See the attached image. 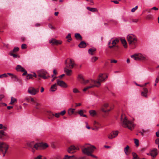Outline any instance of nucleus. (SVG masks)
Returning a JSON list of instances; mask_svg holds the SVG:
<instances>
[{
	"instance_id": "3c124183",
	"label": "nucleus",
	"mask_w": 159,
	"mask_h": 159,
	"mask_svg": "<svg viewBox=\"0 0 159 159\" xmlns=\"http://www.w3.org/2000/svg\"><path fill=\"white\" fill-rule=\"evenodd\" d=\"M102 110L103 112H108L110 111V110H109V109L105 110L104 108H102Z\"/></svg>"
},
{
	"instance_id": "cd10ccee",
	"label": "nucleus",
	"mask_w": 159,
	"mask_h": 159,
	"mask_svg": "<svg viewBox=\"0 0 159 159\" xmlns=\"http://www.w3.org/2000/svg\"><path fill=\"white\" fill-rule=\"evenodd\" d=\"M75 109L70 108L68 111V114L69 115H71L72 114L75 113Z\"/></svg>"
},
{
	"instance_id": "7c9ffc66",
	"label": "nucleus",
	"mask_w": 159,
	"mask_h": 159,
	"mask_svg": "<svg viewBox=\"0 0 159 159\" xmlns=\"http://www.w3.org/2000/svg\"><path fill=\"white\" fill-rule=\"evenodd\" d=\"M86 45L84 41H82L79 45L80 48H85L86 47Z\"/></svg>"
},
{
	"instance_id": "8fccbe9b",
	"label": "nucleus",
	"mask_w": 159,
	"mask_h": 159,
	"mask_svg": "<svg viewBox=\"0 0 159 159\" xmlns=\"http://www.w3.org/2000/svg\"><path fill=\"white\" fill-rule=\"evenodd\" d=\"M27 48L26 45L25 44H23L21 45V48L22 49H24L26 48Z\"/></svg>"
},
{
	"instance_id": "4d7b16f0",
	"label": "nucleus",
	"mask_w": 159,
	"mask_h": 159,
	"mask_svg": "<svg viewBox=\"0 0 159 159\" xmlns=\"http://www.w3.org/2000/svg\"><path fill=\"white\" fill-rule=\"evenodd\" d=\"M85 124H86V128L89 129H90V127L88 125V123L87 122H86L85 123Z\"/></svg>"
},
{
	"instance_id": "79ce46f5",
	"label": "nucleus",
	"mask_w": 159,
	"mask_h": 159,
	"mask_svg": "<svg viewBox=\"0 0 159 159\" xmlns=\"http://www.w3.org/2000/svg\"><path fill=\"white\" fill-rule=\"evenodd\" d=\"M108 138L110 139H112L114 138H115L114 135H113L112 132L109 134L108 135Z\"/></svg>"
},
{
	"instance_id": "f8f14e48",
	"label": "nucleus",
	"mask_w": 159,
	"mask_h": 159,
	"mask_svg": "<svg viewBox=\"0 0 159 159\" xmlns=\"http://www.w3.org/2000/svg\"><path fill=\"white\" fill-rule=\"evenodd\" d=\"M49 43L52 44V45H58L61 44L62 41L61 40H57L53 38L49 40Z\"/></svg>"
},
{
	"instance_id": "9b49d317",
	"label": "nucleus",
	"mask_w": 159,
	"mask_h": 159,
	"mask_svg": "<svg viewBox=\"0 0 159 159\" xmlns=\"http://www.w3.org/2000/svg\"><path fill=\"white\" fill-rule=\"evenodd\" d=\"M65 63L66 66L64 69V71L66 73L67 75L70 76L71 74L72 71L71 70L68 69V67H69V66H68L67 60H66L65 61Z\"/></svg>"
},
{
	"instance_id": "6e6552de",
	"label": "nucleus",
	"mask_w": 159,
	"mask_h": 159,
	"mask_svg": "<svg viewBox=\"0 0 159 159\" xmlns=\"http://www.w3.org/2000/svg\"><path fill=\"white\" fill-rule=\"evenodd\" d=\"M119 42V40L117 39L113 40L112 41V45L111 46H110L109 48L111 49L113 48L114 51H117L120 48L119 46L118 45Z\"/></svg>"
},
{
	"instance_id": "c85d7f7f",
	"label": "nucleus",
	"mask_w": 159,
	"mask_h": 159,
	"mask_svg": "<svg viewBox=\"0 0 159 159\" xmlns=\"http://www.w3.org/2000/svg\"><path fill=\"white\" fill-rule=\"evenodd\" d=\"M89 113L91 116H94L97 115V113L95 110H92L89 111Z\"/></svg>"
},
{
	"instance_id": "b1692460",
	"label": "nucleus",
	"mask_w": 159,
	"mask_h": 159,
	"mask_svg": "<svg viewBox=\"0 0 159 159\" xmlns=\"http://www.w3.org/2000/svg\"><path fill=\"white\" fill-rule=\"evenodd\" d=\"M96 49L95 48H90L89 49L88 53L90 55H94V52H95Z\"/></svg>"
},
{
	"instance_id": "f257e3e1",
	"label": "nucleus",
	"mask_w": 159,
	"mask_h": 159,
	"mask_svg": "<svg viewBox=\"0 0 159 159\" xmlns=\"http://www.w3.org/2000/svg\"><path fill=\"white\" fill-rule=\"evenodd\" d=\"M108 77V76L105 74H101L98 76L97 80L92 79L85 80L81 75H79L78 79L80 82L84 84H88L89 85L85 87L83 89L84 92H85L87 90L94 87H99L101 85V83L104 81Z\"/></svg>"
},
{
	"instance_id": "e433bc0d",
	"label": "nucleus",
	"mask_w": 159,
	"mask_h": 159,
	"mask_svg": "<svg viewBox=\"0 0 159 159\" xmlns=\"http://www.w3.org/2000/svg\"><path fill=\"white\" fill-rule=\"evenodd\" d=\"M19 50V48L17 47H15L13 50L10 52H12V53H16L18 52Z\"/></svg>"
},
{
	"instance_id": "c9c22d12",
	"label": "nucleus",
	"mask_w": 159,
	"mask_h": 159,
	"mask_svg": "<svg viewBox=\"0 0 159 159\" xmlns=\"http://www.w3.org/2000/svg\"><path fill=\"white\" fill-rule=\"evenodd\" d=\"M98 57H93L91 58V61L93 62H94L98 60Z\"/></svg>"
},
{
	"instance_id": "bf43d9fd",
	"label": "nucleus",
	"mask_w": 159,
	"mask_h": 159,
	"mask_svg": "<svg viewBox=\"0 0 159 159\" xmlns=\"http://www.w3.org/2000/svg\"><path fill=\"white\" fill-rule=\"evenodd\" d=\"M13 80L15 81H19V79L16 76H15L14 78H13Z\"/></svg>"
},
{
	"instance_id": "2eb2a0df",
	"label": "nucleus",
	"mask_w": 159,
	"mask_h": 159,
	"mask_svg": "<svg viewBox=\"0 0 159 159\" xmlns=\"http://www.w3.org/2000/svg\"><path fill=\"white\" fill-rule=\"evenodd\" d=\"M157 151L158 150L157 148H153L150 150L149 153L147 154L149 155H151L152 157H155L157 155Z\"/></svg>"
},
{
	"instance_id": "1a4fd4ad",
	"label": "nucleus",
	"mask_w": 159,
	"mask_h": 159,
	"mask_svg": "<svg viewBox=\"0 0 159 159\" xmlns=\"http://www.w3.org/2000/svg\"><path fill=\"white\" fill-rule=\"evenodd\" d=\"M38 76L39 77L38 78L39 80H40V78H42L44 79H46L49 77V75L48 72L44 70H40L38 71Z\"/></svg>"
},
{
	"instance_id": "412c9836",
	"label": "nucleus",
	"mask_w": 159,
	"mask_h": 159,
	"mask_svg": "<svg viewBox=\"0 0 159 159\" xmlns=\"http://www.w3.org/2000/svg\"><path fill=\"white\" fill-rule=\"evenodd\" d=\"M25 99L28 102H31L33 103V102H34L35 99L31 96L26 97Z\"/></svg>"
},
{
	"instance_id": "473e14b6",
	"label": "nucleus",
	"mask_w": 159,
	"mask_h": 159,
	"mask_svg": "<svg viewBox=\"0 0 159 159\" xmlns=\"http://www.w3.org/2000/svg\"><path fill=\"white\" fill-rule=\"evenodd\" d=\"M75 157L74 155L69 156L68 155H65L63 159H73Z\"/></svg>"
},
{
	"instance_id": "13d9d810",
	"label": "nucleus",
	"mask_w": 159,
	"mask_h": 159,
	"mask_svg": "<svg viewBox=\"0 0 159 159\" xmlns=\"http://www.w3.org/2000/svg\"><path fill=\"white\" fill-rule=\"evenodd\" d=\"M43 157V156L39 155L38 156L34 158V159H41Z\"/></svg>"
},
{
	"instance_id": "4c0bfd02",
	"label": "nucleus",
	"mask_w": 159,
	"mask_h": 159,
	"mask_svg": "<svg viewBox=\"0 0 159 159\" xmlns=\"http://www.w3.org/2000/svg\"><path fill=\"white\" fill-rule=\"evenodd\" d=\"M132 155L133 157V159H139V157L136 153L133 152L132 153Z\"/></svg>"
},
{
	"instance_id": "c03bdc74",
	"label": "nucleus",
	"mask_w": 159,
	"mask_h": 159,
	"mask_svg": "<svg viewBox=\"0 0 159 159\" xmlns=\"http://www.w3.org/2000/svg\"><path fill=\"white\" fill-rule=\"evenodd\" d=\"M33 75L31 74H28L26 76V79H29L33 78Z\"/></svg>"
},
{
	"instance_id": "49530a36",
	"label": "nucleus",
	"mask_w": 159,
	"mask_h": 159,
	"mask_svg": "<svg viewBox=\"0 0 159 159\" xmlns=\"http://www.w3.org/2000/svg\"><path fill=\"white\" fill-rule=\"evenodd\" d=\"M7 75L6 74H4L1 75H0V78H2L3 77H7Z\"/></svg>"
},
{
	"instance_id": "a18cd8bd",
	"label": "nucleus",
	"mask_w": 159,
	"mask_h": 159,
	"mask_svg": "<svg viewBox=\"0 0 159 159\" xmlns=\"http://www.w3.org/2000/svg\"><path fill=\"white\" fill-rule=\"evenodd\" d=\"M135 143L136 144L137 146L139 145V141L137 139H134Z\"/></svg>"
},
{
	"instance_id": "dca6fc26",
	"label": "nucleus",
	"mask_w": 159,
	"mask_h": 159,
	"mask_svg": "<svg viewBox=\"0 0 159 159\" xmlns=\"http://www.w3.org/2000/svg\"><path fill=\"white\" fill-rule=\"evenodd\" d=\"M44 113L48 116V118L49 119H52L54 116L53 114L51 111L48 110H45Z\"/></svg>"
},
{
	"instance_id": "603ef678",
	"label": "nucleus",
	"mask_w": 159,
	"mask_h": 159,
	"mask_svg": "<svg viewBox=\"0 0 159 159\" xmlns=\"http://www.w3.org/2000/svg\"><path fill=\"white\" fill-rule=\"evenodd\" d=\"M117 61L114 59L111 60V63H116L117 62Z\"/></svg>"
},
{
	"instance_id": "4be33fe9",
	"label": "nucleus",
	"mask_w": 159,
	"mask_h": 159,
	"mask_svg": "<svg viewBox=\"0 0 159 159\" xmlns=\"http://www.w3.org/2000/svg\"><path fill=\"white\" fill-rule=\"evenodd\" d=\"M34 105V108L36 109L39 110L40 109V103L37 102L36 100L35 99L34 102H33L32 103Z\"/></svg>"
},
{
	"instance_id": "774afa93",
	"label": "nucleus",
	"mask_w": 159,
	"mask_h": 159,
	"mask_svg": "<svg viewBox=\"0 0 159 159\" xmlns=\"http://www.w3.org/2000/svg\"><path fill=\"white\" fill-rule=\"evenodd\" d=\"M78 159H88L86 157H81Z\"/></svg>"
},
{
	"instance_id": "a211bd4d",
	"label": "nucleus",
	"mask_w": 159,
	"mask_h": 159,
	"mask_svg": "<svg viewBox=\"0 0 159 159\" xmlns=\"http://www.w3.org/2000/svg\"><path fill=\"white\" fill-rule=\"evenodd\" d=\"M148 92V90L147 89L145 88H143V91L141 92V95L142 96L145 98H147V94Z\"/></svg>"
},
{
	"instance_id": "9d476101",
	"label": "nucleus",
	"mask_w": 159,
	"mask_h": 159,
	"mask_svg": "<svg viewBox=\"0 0 159 159\" xmlns=\"http://www.w3.org/2000/svg\"><path fill=\"white\" fill-rule=\"evenodd\" d=\"M39 88L35 89L32 87H29L27 90L28 93L32 95H35L39 93Z\"/></svg>"
},
{
	"instance_id": "6ab92c4d",
	"label": "nucleus",
	"mask_w": 159,
	"mask_h": 159,
	"mask_svg": "<svg viewBox=\"0 0 159 159\" xmlns=\"http://www.w3.org/2000/svg\"><path fill=\"white\" fill-rule=\"evenodd\" d=\"M75 65V64L74 62V60L72 59H70V62L68 64V66L69 67H68V69H72Z\"/></svg>"
},
{
	"instance_id": "20e7f679",
	"label": "nucleus",
	"mask_w": 159,
	"mask_h": 159,
	"mask_svg": "<svg viewBox=\"0 0 159 159\" xmlns=\"http://www.w3.org/2000/svg\"><path fill=\"white\" fill-rule=\"evenodd\" d=\"M121 123L123 127L128 128L130 130L134 128V124L132 121L129 120L125 115H121Z\"/></svg>"
},
{
	"instance_id": "680f3d73",
	"label": "nucleus",
	"mask_w": 159,
	"mask_h": 159,
	"mask_svg": "<svg viewBox=\"0 0 159 159\" xmlns=\"http://www.w3.org/2000/svg\"><path fill=\"white\" fill-rule=\"evenodd\" d=\"M113 41V40H112V39H111V40H110V41H109V42H108V47H109L110 46H111L112 45H111V44H112V41Z\"/></svg>"
},
{
	"instance_id": "de8ad7c7",
	"label": "nucleus",
	"mask_w": 159,
	"mask_h": 159,
	"mask_svg": "<svg viewBox=\"0 0 159 159\" xmlns=\"http://www.w3.org/2000/svg\"><path fill=\"white\" fill-rule=\"evenodd\" d=\"M73 91L74 93H77L80 92V91L76 88H74L73 90Z\"/></svg>"
},
{
	"instance_id": "f03ea898",
	"label": "nucleus",
	"mask_w": 159,
	"mask_h": 159,
	"mask_svg": "<svg viewBox=\"0 0 159 159\" xmlns=\"http://www.w3.org/2000/svg\"><path fill=\"white\" fill-rule=\"evenodd\" d=\"M81 148L82 153L88 156H91L95 158L98 157L92 154L95 148L94 146L90 145L89 144H86L81 146Z\"/></svg>"
},
{
	"instance_id": "ea45409f",
	"label": "nucleus",
	"mask_w": 159,
	"mask_h": 159,
	"mask_svg": "<svg viewBox=\"0 0 159 159\" xmlns=\"http://www.w3.org/2000/svg\"><path fill=\"white\" fill-rule=\"evenodd\" d=\"M112 132L115 138L117 136L119 133V132L118 131H113Z\"/></svg>"
},
{
	"instance_id": "7ed1b4c3",
	"label": "nucleus",
	"mask_w": 159,
	"mask_h": 159,
	"mask_svg": "<svg viewBox=\"0 0 159 159\" xmlns=\"http://www.w3.org/2000/svg\"><path fill=\"white\" fill-rule=\"evenodd\" d=\"M27 145L31 148V151L34 153L35 151L34 149L37 150L44 149L48 147L46 143H35L34 142L28 143Z\"/></svg>"
},
{
	"instance_id": "39448f33",
	"label": "nucleus",
	"mask_w": 159,
	"mask_h": 159,
	"mask_svg": "<svg viewBox=\"0 0 159 159\" xmlns=\"http://www.w3.org/2000/svg\"><path fill=\"white\" fill-rule=\"evenodd\" d=\"M127 39L129 44L134 45V48H135L136 44L137 42L136 37L133 34H130L127 35Z\"/></svg>"
},
{
	"instance_id": "f3484780",
	"label": "nucleus",
	"mask_w": 159,
	"mask_h": 159,
	"mask_svg": "<svg viewBox=\"0 0 159 159\" xmlns=\"http://www.w3.org/2000/svg\"><path fill=\"white\" fill-rule=\"evenodd\" d=\"M57 84L62 87L66 88L67 87V84L64 82L58 79L57 80Z\"/></svg>"
},
{
	"instance_id": "4468645a",
	"label": "nucleus",
	"mask_w": 159,
	"mask_h": 159,
	"mask_svg": "<svg viewBox=\"0 0 159 159\" xmlns=\"http://www.w3.org/2000/svg\"><path fill=\"white\" fill-rule=\"evenodd\" d=\"M79 149V148H76L74 146L72 145L68 148L67 151L69 153H73L75 152L76 150Z\"/></svg>"
},
{
	"instance_id": "aec40b11",
	"label": "nucleus",
	"mask_w": 159,
	"mask_h": 159,
	"mask_svg": "<svg viewBox=\"0 0 159 159\" xmlns=\"http://www.w3.org/2000/svg\"><path fill=\"white\" fill-rule=\"evenodd\" d=\"M7 134L3 131V130H0V139L4 140V137L7 136Z\"/></svg>"
},
{
	"instance_id": "ddd939ff",
	"label": "nucleus",
	"mask_w": 159,
	"mask_h": 159,
	"mask_svg": "<svg viewBox=\"0 0 159 159\" xmlns=\"http://www.w3.org/2000/svg\"><path fill=\"white\" fill-rule=\"evenodd\" d=\"M16 70L18 71H21L24 72L22 75L23 76L27 74V72L26 70L20 65H18L16 67Z\"/></svg>"
},
{
	"instance_id": "a878e982",
	"label": "nucleus",
	"mask_w": 159,
	"mask_h": 159,
	"mask_svg": "<svg viewBox=\"0 0 159 159\" xmlns=\"http://www.w3.org/2000/svg\"><path fill=\"white\" fill-rule=\"evenodd\" d=\"M57 84H56L52 85L50 88V90L52 92H54L57 89Z\"/></svg>"
},
{
	"instance_id": "e2e57ef3",
	"label": "nucleus",
	"mask_w": 159,
	"mask_h": 159,
	"mask_svg": "<svg viewBox=\"0 0 159 159\" xmlns=\"http://www.w3.org/2000/svg\"><path fill=\"white\" fill-rule=\"evenodd\" d=\"M49 27L52 29H55V27L53 26L51 24H49Z\"/></svg>"
},
{
	"instance_id": "5701e85b",
	"label": "nucleus",
	"mask_w": 159,
	"mask_h": 159,
	"mask_svg": "<svg viewBox=\"0 0 159 159\" xmlns=\"http://www.w3.org/2000/svg\"><path fill=\"white\" fill-rule=\"evenodd\" d=\"M93 125L94 127L95 128L96 130H98L99 128H100L101 125L98 122L95 121L93 123Z\"/></svg>"
},
{
	"instance_id": "0eeeda50",
	"label": "nucleus",
	"mask_w": 159,
	"mask_h": 159,
	"mask_svg": "<svg viewBox=\"0 0 159 159\" xmlns=\"http://www.w3.org/2000/svg\"><path fill=\"white\" fill-rule=\"evenodd\" d=\"M8 148V145L7 144L3 142H0V153H2L3 157L5 156Z\"/></svg>"
},
{
	"instance_id": "864d4df0",
	"label": "nucleus",
	"mask_w": 159,
	"mask_h": 159,
	"mask_svg": "<svg viewBox=\"0 0 159 159\" xmlns=\"http://www.w3.org/2000/svg\"><path fill=\"white\" fill-rule=\"evenodd\" d=\"M60 115L59 113H56L55 114H54V116H55L57 118H59Z\"/></svg>"
},
{
	"instance_id": "c756f323",
	"label": "nucleus",
	"mask_w": 159,
	"mask_h": 159,
	"mask_svg": "<svg viewBox=\"0 0 159 159\" xmlns=\"http://www.w3.org/2000/svg\"><path fill=\"white\" fill-rule=\"evenodd\" d=\"M75 37L78 39L82 40V38L81 35L79 33H77L75 34Z\"/></svg>"
},
{
	"instance_id": "0e129e2a",
	"label": "nucleus",
	"mask_w": 159,
	"mask_h": 159,
	"mask_svg": "<svg viewBox=\"0 0 159 159\" xmlns=\"http://www.w3.org/2000/svg\"><path fill=\"white\" fill-rule=\"evenodd\" d=\"M158 8L156 7H153L150 9V10H153L155 11H157L158 10Z\"/></svg>"
},
{
	"instance_id": "58836bf2",
	"label": "nucleus",
	"mask_w": 159,
	"mask_h": 159,
	"mask_svg": "<svg viewBox=\"0 0 159 159\" xmlns=\"http://www.w3.org/2000/svg\"><path fill=\"white\" fill-rule=\"evenodd\" d=\"M146 19L148 20H152L153 19V16L152 15H148L147 16Z\"/></svg>"
},
{
	"instance_id": "5fc2aeb1",
	"label": "nucleus",
	"mask_w": 159,
	"mask_h": 159,
	"mask_svg": "<svg viewBox=\"0 0 159 159\" xmlns=\"http://www.w3.org/2000/svg\"><path fill=\"white\" fill-rule=\"evenodd\" d=\"M66 111H65L64 110L61 112L59 113L60 115H61L62 116L64 115L66 113Z\"/></svg>"
},
{
	"instance_id": "338daca9",
	"label": "nucleus",
	"mask_w": 159,
	"mask_h": 159,
	"mask_svg": "<svg viewBox=\"0 0 159 159\" xmlns=\"http://www.w3.org/2000/svg\"><path fill=\"white\" fill-rule=\"evenodd\" d=\"M132 21L133 22L137 23L139 21V20L138 19H133Z\"/></svg>"
},
{
	"instance_id": "6e6d98bb",
	"label": "nucleus",
	"mask_w": 159,
	"mask_h": 159,
	"mask_svg": "<svg viewBox=\"0 0 159 159\" xmlns=\"http://www.w3.org/2000/svg\"><path fill=\"white\" fill-rule=\"evenodd\" d=\"M91 11L95 12L97 11V9L94 8H92L90 9V11Z\"/></svg>"
},
{
	"instance_id": "09e8293b",
	"label": "nucleus",
	"mask_w": 159,
	"mask_h": 159,
	"mask_svg": "<svg viewBox=\"0 0 159 159\" xmlns=\"http://www.w3.org/2000/svg\"><path fill=\"white\" fill-rule=\"evenodd\" d=\"M138 7V6H136L135 7L133 8L131 10V12H134L137 9Z\"/></svg>"
},
{
	"instance_id": "393cba45",
	"label": "nucleus",
	"mask_w": 159,
	"mask_h": 159,
	"mask_svg": "<svg viewBox=\"0 0 159 159\" xmlns=\"http://www.w3.org/2000/svg\"><path fill=\"white\" fill-rule=\"evenodd\" d=\"M129 146L128 145H127L124 149V151L125 154L127 156H128L130 153V152L129 151Z\"/></svg>"
},
{
	"instance_id": "a19ab883",
	"label": "nucleus",
	"mask_w": 159,
	"mask_h": 159,
	"mask_svg": "<svg viewBox=\"0 0 159 159\" xmlns=\"http://www.w3.org/2000/svg\"><path fill=\"white\" fill-rule=\"evenodd\" d=\"M108 138L110 139H112L114 138H115L114 135H113L112 132L109 134L108 135Z\"/></svg>"
},
{
	"instance_id": "423d86ee",
	"label": "nucleus",
	"mask_w": 159,
	"mask_h": 159,
	"mask_svg": "<svg viewBox=\"0 0 159 159\" xmlns=\"http://www.w3.org/2000/svg\"><path fill=\"white\" fill-rule=\"evenodd\" d=\"M131 57L135 60H141L143 61L148 60V57L144 54H135L131 56Z\"/></svg>"
},
{
	"instance_id": "052dcab7",
	"label": "nucleus",
	"mask_w": 159,
	"mask_h": 159,
	"mask_svg": "<svg viewBox=\"0 0 159 159\" xmlns=\"http://www.w3.org/2000/svg\"><path fill=\"white\" fill-rule=\"evenodd\" d=\"M155 143L156 144H159V138H157L155 140Z\"/></svg>"
},
{
	"instance_id": "37998d69",
	"label": "nucleus",
	"mask_w": 159,
	"mask_h": 159,
	"mask_svg": "<svg viewBox=\"0 0 159 159\" xmlns=\"http://www.w3.org/2000/svg\"><path fill=\"white\" fill-rule=\"evenodd\" d=\"M10 55L12 56L14 58H17L18 57V56L17 54L12 53V52H10Z\"/></svg>"
},
{
	"instance_id": "72a5a7b5",
	"label": "nucleus",
	"mask_w": 159,
	"mask_h": 159,
	"mask_svg": "<svg viewBox=\"0 0 159 159\" xmlns=\"http://www.w3.org/2000/svg\"><path fill=\"white\" fill-rule=\"evenodd\" d=\"M17 101V100L16 99L14 98L13 97H11V101L10 103V104H12L16 102Z\"/></svg>"
},
{
	"instance_id": "69168bd1",
	"label": "nucleus",
	"mask_w": 159,
	"mask_h": 159,
	"mask_svg": "<svg viewBox=\"0 0 159 159\" xmlns=\"http://www.w3.org/2000/svg\"><path fill=\"white\" fill-rule=\"evenodd\" d=\"M159 80V76H157L155 80V83H158Z\"/></svg>"
},
{
	"instance_id": "bb28decb",
	"label": "nucleus",
	"mask_w": 159,
	"mask_h": 159,
	"mask_svg": "<svg viewBox=\"0 0 159 159\" xmlns=\"http://www.w3.org/2000/svg\"><path fill=\"white\" fill-rule=\"evenodd\" d=\"M75 114L77 113H78L81 116H82L84 117H87V116L85 115H84V111L83 110H80L78 111L77 112L75 113Z\"/></svg>"
},
{
	"instance_id": "2f4dec72",
	"label": "nucleus",
	"mask_w": 159,
	"mask_h": 159,
	"mask_svg": "<svg viewBox=\"0 0 159 159\" xmlns=\"http://www.w3.org/2000/svg\"><path fill=\"white\" fill-rule=\"evenodd\" d=\"M121 43L123 44L124 47L125 48L127 47V43L125 39H122L121 40Z\"/></svg>"
},
{
	"instance_id": "f704fd0d",
	"label": "nucleus",
	"mask_w": 159,
	"mask_h": 159,
	"mask_svg": "<svg viewBox=\"0 0 159 159\" xmlns=\"http://www.w3.org/2000/svg\"><path fill=\"white\" fill-rule=\"evenodd\" d=\"M66 38L67 39V41L70 42V41L72 40V38L71 37V34H69L66 36Z\"/></svg>"
}]
</instances>
